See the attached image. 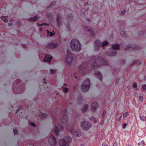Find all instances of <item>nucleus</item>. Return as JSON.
Listing matches in <instances>:
<instances>
[{
	"label": "nucleus",
	"mask_w": 146,
	"mask_h": 146,
	"mask_svg": "<svg viewBox=\"0 0 146 146\" xmlns=\"http://www.w3.org/2000/svg\"><path fill=\"white\" fill-rule=\"evenodd\" d=\"M83 29L86 31L90 33L91 34V36L93 38L94 35V32L91 29H90L89 27L86 26H83Z\"/></svg>",
	"instance_id": "16"
},
{
	"label": "nucleus",
	"mask_w": 146,
	"mask_h": 146,
	"mask_svg": "<svg viewBox=\"0 0 146 146\" xmlns=\"http://www.w3.org/2000/svg\"><path fill=\"white\" fill-rule=\"evenodd\" d=\"M88 108V105H86L84 106L81 109V110L83 113H84L86 112L87 109Z\"/></svg>",
	"instance_id": "22"
},
{
	"label": "nucleus",
	"mask_w": 146,
	"mask_h": 146,
	"mask_svg": "<svg viewBox=\"0 0 146 146\" xmlns=\"http://www.w3.org/2000/svg\"><path fill=\"white\" fill-rule=\"evenodd\" d=\"M128 146H131V145H129Z\"/></svg>",
	"instance_id": "59"
},
{
	"label": "nucleus",
	"mask_w": 146,
	"mask_h": 146,
	"mask_svg": "<svg viewBox=\"0 0 146 146\" xmlns=\"http://www.w3.org/2000/svg\"><path fill=\"white\" fill-rule=\"evenodd\" d=\"M56 3V2L55 1H52L48 6V7H52Z\"/></svg>",
	"instance_id": "25"
},
{
	"label": "nucleus",
	"mask_w": 146,
	"mask_h": 146,
	"mask_svg": "<svg viewBox=\"0 0 146 146\" xmlns=\"http://www.w3.org/2000/svg\"><path fill=\"white\" fill-rule=\"evenodd\" d=\"M67 110L65 109L63 110L61 113L63 115V117L61 119V122L63 123H66L67 124L66 128L67 129L72 133L76 137L80 136L81 134L80 131L78 129H74L72 124L69 123L68 122L67 115H66Z\"/></svg>",
	"instance_id": "1"
},
{
	"label": "nucleus",
	"mask_w": 146,
	"mask_h": 146,
	"mask_svg": "<svg viewBox=\"0 0 146 146\" xmlns=\"http://www.w3.org/2000/svg\"><path fill=\"white\" fill-rule=\"evenodd\" d=\"M137 83H134L133 85V87L134 88H137Z\"/></svg>",
	"instance_id": "33"
},
{
	"label": "nucleus",
	"mask_w": 146,
	"mask_h": 146,
	"mask_svg": "<svg viewBox=\"0 0 146 146\" xmlns=\"http://www.w3.org/2000/svg\"><path fill=\"white\" fill-rule=\"evenodd\" d=\"M145 117V119H146V116Z\"/></svg>",
	"instance_id": "62"
},
{
	"label": "nucleus",
	"mask_w": 146,
	"mask_h": 146,
	"mask_svg": "<svg viewBox=\"0 0 146 146\" xmlns=\"http://www.w3.org/2000/svg\"><path fill=\"white\" fill-rule=\"evenodd\" d=\"M108 42L107 41H104L102 44V46L104 48V47L107 44Z\"/></svg>",
	"instance_id": "24"
},
{
	"label": "nucleus",
	"mask_w": 146,
	"mask_h": 146,
	"mask_svg": "<svg viewBox=\"0 0 146 146\" xmlns=\"http://www.w3.org/2000/svg\"><path fill=\"white\" fill-rule=\"evenodd\" d=\"M22 46L24 48H26V46L25 44H22Z\"/></svg>",
	"instance_id": "46"
},
{
	"label": "nucleus",
	"mask_w": 146,
	"mask_h": 146,
	"mask_svg": "<svg viewBox=\"0 0 146 146\" xmlns=\"http://www.w3.org/2000/svg\"><path fill=\"white\" fill-rule=\"evenodd\" d=\"M94 59L93 62L91 64V68L94 69L101 66L102 65H106L107 62L105 60L101 57H98Z\"/></svg>",
	"instance_id": "2"
},
{
	"label": "nucleus",
	"mask_w": 146,
	"mask_h": 146,
	"mask_svg": "<svg viewBox=\"0 0 146 146\" xmlns=\"http://www.w3.org/2000/svg\"><path fill=\"white\" fill-rule=\"evenodd\" d=\"M48 141L50 144L54 145L56 143V139L53 135H51L48 138Z\"/></svg>",
	"instance_id": "11"
},
{
	"label": "nucleus",
	"mask_w": 146,
	"mask_h": 146,
	"mask_svg": "<svg viewBox=\"0 0 146 146\" xmlns=\"http://www.w3.org/2000/svg\"><path fill=\"white\" fill-rule=\"evenodd\" d=\"M99 106V104L97 102H92L91 104V109L92 111H95Z\"/></svg>",
	"instance_id": "13"
},
{
	"label": "nucleus",
	"mask_w": 146,
	"mask_h": 146,
	"mask_svg": "<svg viewBox=\"0 0 146 146\" xmlns=\"http://www.w3.org/2000/svg\"><path fill=\"white\" fill-rule=\"evenodd\" d=\"M139 46L138 45L133 44L131 45V44H129L127 45L125 48L126 50H128L129 48H131V49H134L135 50H138L139 48Z\"/></svg>",
	"instance_id": "12"
},
{
	"label": "nucleus",
	"mask_w": 146,
	"mask_h": 146,
	"mask_svg": "<svg viewBox=\"0 0 146 146\" xmlns=\"http://www.w3.org/2000/svg\"><path fill=\"white\" fill-rule=\"evenodd\" d=\"M127 125V124L126 123H124L123 124V129H125Z\"/></svg>",
	"instance_id": "43"
},
{
	"label": "nucleus",
	"mask_w": 146,
	"mask_h": 146,
	"mask_svg": "<svg viewBox=\"0 0 146 146\" xmlns=\"http://www.w3.org/2000/svg\"><path fill=\"white\" fill-rule=\"evenodd\" d=\"M139 64H141V62H140Z\"/></svg>",
	"instance_id": "60"
},
{
	"label": "nucleus",
	"mask_w": 146,
	"mask_h": 146,
	"mask_svg": "<svg viewBox=\"0 0 146 146\" xmlns=\"http://www.w3.org/2000/svg\"><path fill=\"white\" fill-rule=\"evenodd\" d=\"M143 96H140L139 97V100L140 101L142 102L143 101Z\"/></svg>",
	"instance_id": "32"
},
{
	"label": "nucleus",
	"mask_w": 146,
	"mask_h": 146,
	"mask_svg": "<svg viewBox=\"0 0 146 146\" xmlns=\"http://www.w3.org/2000/svg\"><path fill=\"white\" fill-rule=\"evenodd\" d=\"M103 123V122H102L101 123H100V124H102Z\"/></svg>",
	"instance_id": "57"
},
{
	"label": "nucleus",
	"mask_w": 146,
	"mask_h": 146,
	"mask_svg": "<svg viewBox=\"0 0 146 146\" xmlns=\"http://www.w3.org/2000/svg\"><path fill=\"white\" fill-rule=\"evenodd\" d=\"M67 27H68V28L69 27V24H68V25H67Z\"/></svg>",
	"instance_id": "55"
},
{
	"label": "nucleus",
	"mask_w": 146,
	"mask_h": 146,
	"mask_svg": "<svg viewBox=\"0 0 146 146\" xmlns=\"http://www.w3.org/2000/svg\"><path fill=\"white\" fill-rule=\"evenodd\" d=\"M52 56L48 54H46L44 57V61L45 62H50V60L52 58Z\"/></svg>",
	"instance_id": "18"
},
{
	"label": "nucleus",
	"mask_w": 146,
	"mask_h": 146,
	"mask_svg": "<svg viewBox=\"0 0 146 146\" xmlns=\"http://www.w3.org/2000/svg\"><path fill=\"white\" fill-rule=\"evenodd\" d=\"M12 20H13V19H11V21H12Z\"/></svg>",
	"instance_id": "63"
},
{
	"label": "nucleus",
	"mask_w": 146,
	"mask_h": 146,
	"mask_svg": "<svg viewBox=\"0 0 146 146\" xmlns=\"http://www.w3.org/2000/svg\"><path fill=\"white\" fill-rule=\"evenodd\" d=\"M61 18V16L60 15H58L57 16L56 19V21L58 25V26H59L60 24V19Z\"/></svg>",
	"instance_id": "21"
},
{
	"label": "nucleus",
	"mask_w": 146,
	"mask_h": 146,
	"mask_svg": "<svg viewBox=\"0 0 146 146\" xmlns=\"http://www.w3.org/2000/svg\"><path fill=\"white\" fill-rule=\"evenodd\" d=\"M73 60V58L70 52L68 50L67 51V54L66 56V61L69 65H70Z\"/></svg>",
	"instance_id": "10"
},
{
	"label": "nucleus",
	"mask_w": 146,
	"mask_h": 146,
	"mask_svg": "<svg viewBox=\"0 0 146 146\" xmlns=\"http://www.w3.org/2000/svg\"><path fill=\"white\" fill-rule=\"evenodd\" d=\"M46 31L47 32L48 35L50 36H52L54 35V33L52 32H49L48 30H47Z\"/></svg>",
	"instance_id": "27"
},
{
	"label": "nucleus",
	"mask_w": 146,
	"mask_h": 146,
	"mask_svg": "<svg viewBox=\"0 0 146 146\" xmlns=\"http://www.w3.org/2000/svg\"><path fill=\"white\" fill-rule=\"evenodd\" d=\"M58 124L55 125L54 130V133L55 135H58L59 134V131L60 130H63L64 127L62 126L60 124L57 122Z\"/></svg>",
	"instance_id": "9"
},
{
	"label": "nucleus",
	"mask_w": 146,
	"mask_h": 146,
	"mask_svg": "<svg viewBox=\"0 0 146 146\" xmlns=\"http://www.w3.org/2000/svg\"><path fill=\"white\" fill-rule=\"evenodd\" d=\"M43 81L44 82L45 84H46V79L45 78H44L43 79Z\"/></svg>",
	"instance_id": "48"
},
{
	"label": "nucleus",
	"mask_w": 146,
	"mask_h": 146,
	"mask_svg": "<svg viewBox=\"0 0 146 146\" xmlns=\"http://www.w3.org/2000/svg\"><path fill=\"white\" fill-rule=\"evenodd\" d=\"M125 13V10H123L121 12V15H123Z\"/></svg>",
	"instance_id": "39"
},
{
	"label": "nucleus",
	"mask_w": 146,
	"mask_h": 146,
	"mask_svg": "<svg viewBox=\"0 0 146 146\" xmlns=\"http://www.w3.org/2000/svg\"><path fill=\"white\" fill-rule=\"evenodd\" d=\"M139 145H144V142L142 140L141 143H138Z\"/></svg>",
	"instance_id": "31"
},
{
	"label": "nucleus",
	"mask_w": 146,
	"mask_h": 146,
	"mask_svg": "<svg viewBox=\"0 0 146 146\" xmlns=\"http://www.w3.org/2000/svg\"><path fill=\"white\" fill-rule=\"evenodd\" d=\"M16 24H17L19 25V21H18L17 22Z\"/></svg>",
	"instance_id": "53"
},
{
	"label": "nucleus",
	"mask_w": 146,
	"mask_h": 146,
	"mask_svg": "<svg viewBox=\"0 0 146 146\" xmlns=\"http://www.w3.org/2000/svg\"><path fill=\"white\" fill-rule=\"evenodd\" d=\"M101 43L99 40H96L94 43V49L96 50H98L100 48Z\"/></svg>",
	"instance_id": "15"
},
{
	"label": "nucleus",
	"mask_w": 146,
	"mask_h": 146,
	"mask_svg": "<svg viewBox=\"0 0 146 146\" xmlns=\"http://www.w3.org/2000/svg\"><path fill=\"white\" fill-rule=\"evenodd\" d=\"M138 61H135V63H133V64H135V63H138Z\"/></svg>",
	"instance_id": "54"
},
{
	"label": "nucleus",
	"mask_w": 146,
	"mask_h": 146,
	"mask_svg": "<svg viewBox=\"0 0 146 146\" xmlns=\"http://www.w3.org/2000/svg\"><path fill=\"white\" fill-rule=\"evenodd\" d=\"M13 131L15 133H17L18 132V130L16 129H13Z\"/></svg>",
	"instance_id": "35"
},
{
	"label": "nucleus",
	"mask_w": 146,
	"mask_h": 146,
	"mask_svg": "<svg viewBox=\"0 0 146 146\" xmlns=\"http://www.w3.org/2000/svg\"><path fill=\"white\" fill-rule=\"evenodd\" d=\"M145 79H146V76L145 77Z\"/></svg>",
	"instance_id": "61"
},
{
	"label": "nucleus",
	"mask_w": 146,
	"mask_h": 146,
	"mask_svg": "<svg viewBox=\"0 0 146 146\" xmlns=\"http://www.w3.org/2000/svg\"><path fill=\"white\" fill-rule=\"evenodd\" d=\"M70 46L72 50L78 52L81 48V44L79 41L76 39H72L71 41Z\"/></svg>",
	"instance_id": "3"
},
{
	"label": "nucleus",
	"mask_w": 146,
	"mask_h": 146,
	"mask_svg": "<svg viewBox=\"0 0 146 146\" xmlns=\"http://www.w3.org/2000/svg\"><path fill=\"white\" fill-rule=\"evenodd\" d=\"M50 70V72L52 74L54 73L55 72V71L54 70Z\"/></svg>",
	"instance_id": "41"
},
{
	"label": "nucleus",
	"mask_w": 146,
	"mask_h": 146,
	"mask_svg": "<svg viewBox=\"0 0 146 146\" xmlns=\"http://www.w3.org/2000/svg\"><path fill=\"white\" fill-rule=\"evenodd\" d=\"M143 89L146 90V84H144L142 86Z\"/></svg>",
	"instance_id": "38"
},
{
	"label": "nucleus",
	"mask_w": 146,
	"mask_h": 146,
	"mask_svg": "<svg viewBox=\"0 0 146 146\" xmlns=\"http://www.w3.org/2000/svg\"><path fill=\"white\" fill-rule=\"evenodd\" d=\"M29 124L30 125H32V126L35 127L36 126V125L33 122H30L29 123Z\"/></svg>",
	"instance_id": "34"
},
{
	"label": "nucleus",
	"mask_w": 146,
	"mask_h": 146,
	"mask_svg": "<svg viewBox=\"0 0 146 146\" xmlns=\"http://www.w3.org/2000/svg\"><path fill=\"white\" fill-rule=\"evenodd\" d=\"M83 146V144H82L81 145V146Z\"/></svg>",
	"instance_id": "58"
},
{
	"label": "nucleus",
	"mask_w": 146,
	"mask_h": 146,
	"mask_svg": "<svg viewBox=\"0 0 146 146\" xmlns=\"http://www.w3.org/2000/svg\"><path fill=\"white\" fill-rule=\"evenodd\" d=\"M12 24L11 23H9V26H12Z\"/></svg>",
	"instance_id": "50"
},
{
	"label": "nucleus",
	"mask_w": 146,
	"mask_h": 146,
	"mask_svg": "<svg viewBox=\"0 0 146 146\" xmlns=\"http://www.w3.org/2000/svg\"><path fill=\"white\" fill-rule=\"evenodd\" d=\"M37 25L38 26H42L43 25H44L45 26H47V25H48V24H47V23H43L41 24H40L38 23Z\"/></svg>",
	"instance_id": "29"
},
{
	"label": "nucleus",
	"mask_w": 146,
	"mask_h": 146,
	"mask_svg": "<svg viewBox=\"0 0 146 146\" xmlns=\"http://www.w3.org/2000/svg\"><path fill=\"white\" fill-rule=\"evenodd\" d=\"M128 115V112H126L125 113H124L123 114V118H126Z\"/></svg>",
	"instance_id": "28"
},
{
	"label": "nucleus",
	"mask_w": 146,
	"mask_h": 146,
	"mask_svg": "<svg viewBox=\"0 0 146 146\" xmlns=\"http://www.w3.org/2000/svg\"><path fill=\"white\" fill-rule=\"evenodd\" d=\"M71 138L70 136H67L59 141L60 146H69Z\"/></svg>",
	"instance_id": "6"
},
{
	"label": "nucleus",
	"mask_w": 146,
	"mask_h": 146,
	"mask_svg": "<svg viewBox=\"0 0 146 146\" xmlns=\"http://www.w3.org/2000/svg\"><path fill=\"white\" fill-rule=\"evenodd\" d=\"M102 146H108L105 143H103L102 145Z\"/></svg>",
	"instance_id": "45"
},
{
	"label": "nucleus",
	"mask_w": 146,
	"mask_h": 146,
	"mask_svg": "<svg viewBox=\"0 0 146 146\" xmlns=\"http://www.w3.org/2000/svg\"><path fill=\"white\" fill-rule=\"evenodd\" d=\"M75 79H76L77 78V76H75Z\"/></svg>",
	"instance_id": "56"
},
{
	"label": "nucleus",
	"mask_w": 146,
	"mask_h": 146,
	"mask_svg": "<svg viewBox=\"0 0 146 146\" xmlns=\"http://www.w3.org/2000/svg\"><path fill=\"white\" fill-rule=\"evenodd\" d=\"M88 3H87V2H86V3H85V6H86V5H88Z\"/></svg>",
	"instance_id": "51"
},
{
	"label": "nucleus",
	"mask_w": 146,
	"mask_h": 146,
	"mask_svg": "<svg viewBox=\"0 0 146 146\" xmlns=\"http://www.w3.org/2000/svg\"><path fill=\"white\" fill-rule=\"evenodd\" d=\"M91 124L88 121H84L82 123L81 126L82 128L85 130H88L90 127Z\"/></svg>",
	"instance_id": "8"
},
{
	"label": "nucleus",
	"mask_w": 146,
	"mask_h": 146,
	"mask_svg": "<svg viewBox=\"0 0 146 146\" xmlns=\"http://www.w3.org/2000/svg\"><path fill=\"white\" fill-rule=\"evenodd\" d=\"M120 34L121 36H123L126 37L127 36V34L125 33V31L124 30H122L120 32Z\"/></svg>",
	"instance_id": "23"
},
{
	"label": "nucleus",
	"mask_w": 146,
	"mask_h": 146,
	"mask_svg": "<svg viewBox=\"0 0 146 146\" xmlns=\"http://www.w3.org/2000/svg\"><path fill=\"white\" fill-rule=\"evenodd\" d=\"M20 111V110L19 109H18L16 111L15 113L17 114V115H19L18 114V112Z\"/></svg>",
	"instance_id": "40"
},
{
	"label": "nucleus",
	"mask_w": 146,
	"mask_h": 146,
	"mask_svg": "<svg viewBox=\"0 0 146 146\" xmlns=\"http://www.w3.org/2000/svg\"><path fill=\"white\" fill-rule=\"evenodd\" d=\"M113 146H117V144L116 142H115L113 145Z\"/></svg>",
	"instance_id": "47"
},
{
	"label": "nucleus",
	"mask_w": 146,
	"mask_h": 146,
	"mask_svg": "<svg viewBox=\"0 0 146 146\" xmlns=\"http://www.w3.org/2000/svg\"><path fill=\"white\" fill-rule=\"evenodd\" d=\"M39 18V16L38 15L33 17L30 18L29 20L31 21H35L37 20Z\"/></svg>",
	"instance_id": "20"
},
{
	"label": "nucleus",
	"mask_w": 146,
	"mask_h": 146,
	"mask_svg": "<svg viewBox=\"0 0 146 146\" xmlns=\"http://www.w3.org/2000/svg\"><path fill=\"white\" fill-rule=\"evenodd\" d=\"M121 116H120L118 119L117 120L119 121H120L121 119Z\"/></svg>",
	"instance_id": "42"
},
{
	"label": "nucleus",
	"mask_w": 146,
	"mask_h": 146,
	"mask_svg": "<svg viewBox=\"0 0 146 146\" xmlns=\"http://www.w3.org/2000/svg\"><path fill=\"white\" fill-rule=\"evenodd\" d=\"M42 28H40L39 29V30L40 31H42Z\"/></svg>",
	"instance_id": "52"
},
{
	"label": "nucleus",
	"mask_w": 146,
	"mask_h": 146,
	"mask_svg": "<svg viewBox=\"0 0 146 146\" xmlns=\"http://www.w3.org/2000/svg\"><path fill=\"white\" fill-rule=\"evenodd\" d=\"M112 47L114 50H111L108 52H106V54L108 56H111L115 55L117 53V51L115 50H119V46L118 44H116L113 45Z\"/></svg>",
	"instance_id": "5"
},
{
	"label": "nucleus",
	"mask_w": 146,
	"mask_h": 146,
	"mask_svg": "<svg viewBox=\"0 0 146 146\" xmlns=\"http://www.w3.org/2000/svg\"><path fill=\"white\" fill-rule=\"evenodd\" d=\"M94 74L96 77L98 78L99 80H102V76L101 73L98 71L96 70L94 71Z\"/></svg>",
	"instance_id": "19"
},
{
	"label": "nucleus",
	"mask_w": 146,
	"mask_h": 146,
	"mask_svg": "<svg viewBox=\"0 0 146 146\" xmlns=\"http://www.w3.org/2000/svg\"><path fill=\"white\" fill-rule=\"evenodd\" d=\"M106 111L105 110H104L103 111V114H102V117L103 118L105 116V115H106Z\"/></svg>",
	"instance_id": "36"
},
{
	"label": "nucleus",
	"mask_w": 146,
	"mask_h": 146,
	"mask_svg": "<svg viewBox=\"0 0 146 146\" xmlns=\"http://www.w3.org/2000/svg\"><path fill=\"white\" fill-rule=\"evenodd\" d=\"M58 46V44L57 42H50L47 45L48 48L52 49L57 47Z\"/></svg>",
	"instance_id": "17"
},
{
	"label": "nucleus",
	"mask_w": 146,
	"mask_h": 146,
	"mask_svg": "<svg viewBox=\"0 0 146 146\" xmlns=\"http://www.w3.org/2000/svg\"><path fill=\"white\" fill-rule=\"evenodd\" d=\"M140 119L143 121H144L146 120L145 116H141L140 117Z\"/></svg>",
	"instance_id": "30"
},
{
	"label": "nucleus",
	"mask_w": 146,
	"mask_h": 146,
	"mask_svg": "<svg viewBox=\"0 0 146 146\" xmlns=\"http://www.w3.org/2000/svg\"><path fill=\"white\" fill-rule=\"evenodd\" d=\"M21 80L20 79L17 80L16 81L17 83L16 85H21L20 82H21Z\"/></svg>",
	"instance_id": "26"
},
{
	"label": "nucleus",
	"mask_w": 146,
	"mask_h": 146,
	"mask_svg": "<svg viewBox=\"0 0 146 146\" xmlns=\"http://www.w3.org/2000/svg\"><path fill=\"white\" fill-rule=\"evenodd\" d=\"M38 116L40 118H47L49 115L46 113H42L40 110L37 114Z\"/></svg>",
	"instance_id": "14"
},
{
	"label": "nucleus",
	"mask_w": 146,
	"mask_h": 146,
	"mask_svg": "<svg viewBox=\"0 0 146 146\" xmlns=\"http://www.w3.org/2000/svg\"><path fill=\"white\" fill-rule=\"evenodd\" d=\"M88 64L86 62H83L79 66L78 70L81 74L84 75L90 72V71L88 70Z\"/></svg>",
	"instance_id": "4"
},
{
	"label": "nucleus",
	"mask_w": 146,
	"mask_h": 146,
	"mask_svg": "<svg viewBox=\"0 0 146 146\" xmlns=\"http://www.w3.org/2000/svg\"><path fill=\"white\" fill-rule=\"evenodd\" d=\"M90 86V79L87 78L83 82L82 84L81 87L82 90L84 92L87 91L89 89Z\"/></svg>",
	"instance_id": "7"
},
{
	"label": "nucleus",
	"mask_w": 146,
	"mask_h": 146,
	"mask_svg": "<svg viewBox=\"0 0 146 146\" xmlns=\"http://www.w3.org/2000/svg\"><path fill=\"white\" fill-rule=\"evenodd\" d=\"M3 21L4 22L6 23L7 22L8 20L6 19H5Z\"/></svg>",
	"instance_id": "49"
},
{
	"label": "nucleus",
	"mask_w": 146,
	"mask_h": 146,
	"mask_svg": "<svg viewBox=\"0 0 146 146\" xmlns=\"http://www.w3.org/2000/svg\"><path fill=\"white\" fill-rule=\"evenodd\" d=\"M68 88H65L64 89V92L65 93H66L68 92Z\"/></svg>",
	"instance_id": "37"
},
{
	"label": "nucleus",
	"mask_w": 146,
	"mask_h": 146,
	"mask_svg": "<svg viewBox=\"0 0 146 146\" xmlns=\"http://www.w3.org/2000/svg\"><path fill=\"white\" fill-rule=\"evenodd\" d=\"M6 16H2L1 17V20L4 19H5L6 18Z\"/></svg>",
	"instance_id": "44"
}]
</instances>
